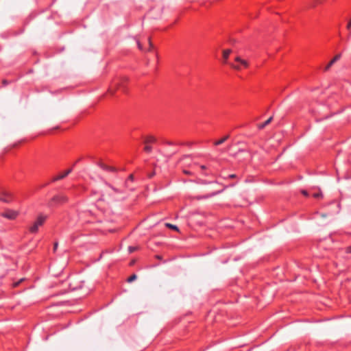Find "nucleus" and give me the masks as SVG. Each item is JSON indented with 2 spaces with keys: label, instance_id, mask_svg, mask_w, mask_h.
<instances>
[{
  "label": "nucleus",
  "instance_id": "obj_12",
  "mask_svg": "<svg viewBox=\"0 0 351 351\" xmlns=\"http://www.w3.org/2000/svg\"><path fill=\"white\" fill-rule=\"evenodd\" d=\"M231 53L230 49H226L223 51V63L224 64H228V58Z\"/></svg>",
  "mask_w": 351,
  "mask_h": 351
},
{
  "label": "nucleus",
  "instance_id": "obj_27",
  "mask_svg": "<svg viewBox=\"0 0 351 351\" xmlns=\"http://www.w3.org/2000/svg\"><path fill=\"white\" fill-rule=\"evenodd\" d=\"M137 45H138V49H141V50H143L141 44L138 41H137Z\"/></svg>",
  "mask_w": 351,
  "mask_h": 351
},
{
  "label": "nucleus",
  "instance_id": "obj_2",
  "mask_svg": "<svg viewBox=\"0 0 351 351\" xmlns=\"http://www.w3.org/2000/svg\"><path fill=\"white\" fill-rule=\"evenodd\" d=\"M47 216L43 214H40L36 218V221L32 226L29 228V232L31 233H36L38 230L40 226H41L47 219Z\"/></svg>",
  "mask_w": 351,
  "mask_h": 351
},
{
  "label": "nucleus",
  "instance_id": "obj_14",
  "mask_svg": "<svg viewBox=\"0 0 351 351\" xmlns=\"http://www.w3.org/2000/svg\"><path fill=\"white\" fill-rule=\"evenodd\" d=\"M156 141V138L152 136H147L145 138V143L146 144H148V143H155Z\"/></svg>",
  "mask_w": 351,
  "mask_h": 351
},
{
  "label": "nucleus",
  "instance_id": "obj_9",
  "mask_svg": "<svg viewBox=\"0 0 351 351\" xmlns=\"http://www.w3.org/2000/svg\"><path fill=\"white\" fill-rule=\"evenodd\" d=\"M92 212L89 210H82L79 213V217L84 221V222H90V219H85L84 217L85 216L91 215Z\"/></svg>",
  "mask_w": 351,
  "mask_h": 351
},
{
  "label": "nucleus",
  "instance_id": "obj_6",
  "mask_svg": "<svg viewBox=\"0 0 351 351\" xmlns=\"http://www.w3.org/2000/svg\"><path fill=\"white\" fill-rule=\"evenodd\" d=\"M18 215H19L18 211H16L14 210H10V209H8V210H5L1 214L2 217L7 218L8 219H11V220L16 219Z\"/></svg>",
  "mask_w": 351,
  "mask_h": 351
},
{
  "label": "nucleus",
  "instance_id": "obj_1",
  "mask_svg": "<svg viewBox=\"0 0 351 351\" xmlns=\"http://www.w3.org/2000/svg\"><path fill=\"white\" fill-rule=\"evenodd\" d=\"M104 184L105 193L109 195L112 199L114 200H119L124 198V196L123 195L124 192L123 190L115 188L106 182H105Z\"/></svg>",
  "mask_w": 351,
  "mask_h": 351
},
{
  "label": "nucleus",
  "instance_id": "obj_5",
  "mask_svg": "<svg viewBox=\"0 0 351 351\" xmlns=\"http://www.w3.org/2000/svg\"><path fill=\"white\" fill-rule=\"evenodd\" d=\"M67 201V197L64 195H57L54 196L50 201V206H56L61 204Z\"/></svg>",
  "mask_w": 351,
  "mask_h": 351
},
{
  "label": "nucleus",
  "instance_id": "obj_18",
  "mask_svg": "<svg viewBox=\"0 0 351 351\" xmlns=\"http://www.w3.org/2000/svg\"><path fill=\"white\" fill-rule=\"evenodd\" d=\"M166 226L173 230H178V228L176 225H173L171 223H166Z\"/></svg>",
  "mask_w": 351,
  "mask_h": 351
},
{
  "label": "nucleus",
  "instance_id": "obj_10",
  "mask_svg": "<svg viewBox=\"0 0 351 351\" xmlns=\"http://www.w3.org/2000/svg\"><path fill=\"white\" fill-rule=\"evenodd\" d=\"M99 166L100 167L101 169H102L104 171H112V172L116 171V169L114 167L108 166L102 162H100L99 164Z\"/></svg>",
  "mask_w": 351,
  "mask_h": 351
},
{
  "label": "nucleus",
  "instance_id": "obj_20",
  "mask_svg": "<svg viewBox=\"0 0 351 351\" xmlns=\"http://www.w3.org/2000/svg\"><path fill=\"white\" fill-rule=\"evenodd\" d=\"M224 179H227V178H237V175L236 174H230L227 176H223V177Z\"/></svg>",
  "mask_w": 351,
  "mask_h": 351
},
{
  "label": "nucleus",
  "instance_id": "obj_8",
  "mask_svg": "<svg viewBox=\"0 0 351 351\" xmlns=\"http://www.w3.org/2000/svg\"><path fill=\"white\" fill-rule=\"evenodd\" d=\"M73 171V169L71 168L68 170H66L65 172L64 173H62L61 174L54 177L53 179H52V182H56V181H58V180H60L62 179H64V178H66L70 173H71V171Z\"/></svg>",
  "mask_w": 351,
  "mask_h": 351
},
{
  "label": "nucleus",
  "instance_id": "obj_24",
  "mask_svg": "<svg viewBox=\"0 0 351 351\" xmlns=\"http://www.w3.org/2000/svg\"><path fill=\"white\" fill-rule=\"evenodd\" d=\"M302 193L304 195V196H308V193L305 190H303L302 191Z\"/></svg>",
  "mask_w": 351,
  "mask_h": 351
},
{
  "label": "nucleus",
  "instance_id": "obj_29",
  "mask_svg": "<svg viewBox=\"0 0 351 351\" xmlns=\"http://www.w3.org/2000/svg\"><path fill=\"white\" fill-rule=\"evenodd\" d=\"M167 144H168V145H172V143H171V142H167Z\"/></svg>",
  "mask_w": 351,
  "mask_h": 351
},
{
  "label": "nucleus",
  "instance_id": "obj_16",
  "mask_svg": "<svg viewBox=\"0 0 351 351\" xmlns=\"http://www.w3.org/2000/svg\"><path fill=\"white\" fill-rule=\"evenodd\" d=\"M133 180H134L133 175L132 174L130 175L128 178V180L125 182V185H126L127 187L128 186L129 182H133Z\"/></svg>",
  "mask_w": 351,
  "mask_h": 351
},
{
  "label": "nucleus",
  "instance_id": "obj_30",
  "mask_svg": "<svg viewBox=\"0 0 351 351\" xmlns=\"http://www.w3.org/2000/svg\"><path fill=\"white\" fill-rule=\"evenodd\" d=\"M322 217H326V215L323 214V215H322Z\"/></svg>",
  "mask_w": 351,
  "mask_h": 351
},
{
  "label": "nucleus",
  "instance_id": "obj_22",
  "mask_svg": "<svg viewBox=\"0 0 351 351\" xmlns=\"http://www.w3.org/2000/svg\"><path fill=\"white\" fill-rule=\"evenodd\" d=\"M318 1H319V0H315V1H313L311 3L310 6H311V7L315 6L317 3H318Z\"/></svg>",
  "mask_w": 351,
  "mask_h": 351
},
{
  "label": "nucleus",
  "instance_id": "obj_11",
  "mask_svg": "<svg viewBox=\"0 0 351 351\" xmlns=\"http://www.w3.org/2000/svg\"><path fill=\"white\" fill-rule=\"evenodd\" d=\"M341 58V54H338L337 56H335L330 61V62L328 64V65L326 66L325 68V70L327 71L328 70L333 64H335L337 60H339Z\"/></svg>",
  "mask_w": 351,
  "mask_h": 351
},
{
  "label": "nucleus",
  "instance_id": "obj_4",
  "mask_svg": "<svg viewBox=\"0 0 351 351\" xmlns=\"http://www.w3.org/2000/svg\"><path fill=\"white\" fill-rule=\"evenodd\" d=\"M220 163V160L216 159L213 160L208 166L206 165H201L200 168L202 170H206L207 169H209L210 170V172L212 173L214 171H218L219 169V165Z\"/></svg>",
  "mask_w": 351,
  "mask_h": 351
},
{
  "label": "nucleus",
  "instance_id": "obj_28",
  "mask_svg": "<svg viewBox=\"0 0 351 351\" xmlns=\"http://www.w3.org/2000/svg\"><path fill=\"white\" fill-rule=\"evenodd\" d=\"M148 43H149V48L151 49L152 47V44L151 43L150 39L148 40Z\"/></svg>",
  "mask_w": 351,
  "mask_h": 351
},
{
  "label": "nucleus",
  "instance_id": "obj_15",
  "mask_svg": "<svg viewBox=\"0 0 351 351\" xmlns=\"http://www.w3.org/2000/svg\"><path fill=\"white\" fill-rule=\"evenodd\" d=\"M228 137V136H225V137H223V138H222L215 141V143H214L215 145L218 146V145L223 143L227 140Z\"/></svg>",
  "mask_w": 351,
  "mask_h": 351
},
{
  "label": "nucleus",
  "instance_id": "obj_17",
  "mask_svg": "<svg viewBox=\"0 0 351 351\" xmlns=\"http://www.w3.org/2000/svg\"><path fill=\"white\" fill-rule=\"evenodd\" d=\"M136 279V274H133V275H132L131 276H130L128 278V282H132V281H134Z\"/></svg>",
  "mask_w": 351,
  "mask_h": 351
},
{
  "label": "nucleus",
  "instance_id": "obj_7",
  "mask_svg": "<svg viewBox=\"0 0 351 351\" xmlns=\"http://www.w3.org/2000/svg\"><path fill=\"white\" fill-rule=\"evenodd\" d=\"M13 197L11 193L8 191H3L0 193V201L5 203H10Z\"/></svg>",
  "mask_w": 351,
  "mask_h": 351
},
{
  "label": "nucleus",
  "instance_id": "obj_25",
  "mask_svg": "<svg viewBox=\"0 0 351 351\" xmlns=\"http://www.w3.org/2000/svg\"><path fill=\"white\" fill-rule=\"evenodd\" d=\"M58 243L56 242L53 245V250L56 251L58 248Z\"/></svg>",
  "mask_w": 351,
  "mask_h": 351
},
{
  "label": "nucleus",
  "instance_id": "obj_3",
  "mask_svg": "<svg viewBox=\"0 0 351 351\" xmlns=\"http://www.w3.org/2000/svg\"><path fill=\"white\" fill-rule=\"evenodd\" d=\"M231 66L235 69L241 70L244 68H247L248 66V62L241 59L240 57H237L235 58L234 63L230 64Z\"/></svg>",
  "mask_w": 351,
  "mask_h": 351
},
{
  "label": "nucleus",
  "instance_id": "obj_26",
  "mask_svg": "<svg viewBox=\"0 0 351 351\" xmlns=\"http://www.w3.org/2000/svg\"><path fill=\"white\" fill-rule=\"evenodd\" d=\"M320 195H321V194H319V193H313V196L315 198H318Z\"/></svg>",
  "mask_w": 351,
  "mask_h": 351
},
{
  "label": "nucleus",
  "instance_id": "obj_23",
  "mask_svg": "<svg viewBox=\"0 0 351 351\" xmlns=\"http://www.w3.org/2000/svg\"><path fill=\"white\" fill-rule=\"evenodd\" d=\"M346 252L351 254V246H349V247H346Z\"/></svg>",
  "mask_w": 351,
  "mask_h": 351
},
{
  "label": "nucleus",
  "instance_id": "obj_21",
  "mask_svg": "<svg viewBox=\"0 0 351 351\" xmlns=\"http://www.w3.org/2000/svg\"><path fill=\"white\" fill-rule=\"evenodd\" d=\"M136 250V247H134V246H130L128 247V250L130 253L134 252L135 250Z\"/></svg>",
  "mask_w": 351,
  "mask_h": 351
},
{
  "label": "nucleus",
  "instance_id": "obj_19",
  "mask_svg": "<svg viewBox=\"0 0 351 351\" xmlns=\"http://www.w3.org/2000/svg\"><path fill=\"white\" fill-rule=\"evenodd\" d=\"M144 149L147 153H150L152 150V147L151 146L147 145H145Z\"/></svg>",
  "mask_w": 351,
  "mask_h": 351
},
{
  "label": "nucleus",
  "instance_id": "obj_13",
  "mask_svg": "<svg viewBox=\"0 0 351 351\" xmlns=\"http://www.w3.org/2000/svg\"><path fill=\"white\" fill-rule=\"evenodd\" d=\"M273 117H270L267 120H266L264 123L258 125L259 129H263L266 125H267L272 120Z\"/></svg>",
  "mask_w": 351,
  "mask_h": 351
}]
</instances>
